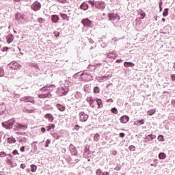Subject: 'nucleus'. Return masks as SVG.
<instances>
[{
	"label": "nucleus",
	"mask_w": 175,
	"mask_h": 175,
	"mask_svg": "<svg viewBox=\"0 0 175 175\" xmlns=\"http://www.w3.org/2000/svg\"><path fill=\"white\" fill-rule=\"evenodd\" d=\"M13 155H20V153H18V151H17V150H14L12 152Z\"/></svg>",
	"instance_id": "obj_49"
},
{
	"label": "nucleus",
	"mask_w": 175,
	"mask_h": 175,
	"mask_svg": "<svg viewBox=\"0 0 175 175\" xmlns=\"http://www.w3.org/2000/svg\"><path fill=\"white\" fill-rule=\"evenodd\" d=\"M7 162L8 165H12V159L7 158Z\"/></svg>",
	"instance_id": "obj_55"
},
{
	"label": "nucleus",
	"mask_w": 175,
	"mask_h": 175,
	"mask_svg": "<svg viewBox=\"0 0 175 175\" xmlns=\"http://www.w3.org/2000/svg\"><path fill=\"white\" fill-rule=\"evenodd\" d=\"M40 8H42V4H40V2L38 1L34 2L31 6V8L34 12H39V10H40Z\"/></svg>",
	"instance_id": "obj_10"
},
{
	"label": "nucleus",
	"mask_w": 175,
	"mask_h": 175,
	"mask_svg": "<svg viewBox=\"0 0 175 175\" xmlns=\"http://www.w3.org/2000/svg\"><path fill=\"white\" fill-rule=\"evenodd\" d=\"M169 14V8H165L163 12V17H166Z\"/></svg>",
	"instance_id": "obj_36"
},
{
	"label": "nucleus",
	"mask_w": 175,
	"mask_h": 175,
	"mask_svg": "<svg viewBox=\"0 0 175 175\" xmlns=\"http://www.w3.org/2000/svg\"><path fill=\"white\" fill-rule=\"evenodd\" d=\"M21 102L30 103L35 105V98L31 96L21 98Z\"/></svg>",
	"instance_id": "obj_8"
},
{
	"label": "nucleus",
	"mask_w": 175,
	"mask_h": 175,
	"mask_svg": "<svg viewBox=\"0 0 175 175\" xmlns=\"http://www.w3.org/2000/svg\"><path fill=\"white\" fill-rule=\"evenodd\" d=\"M50 96H51V94H50V92H47V93L39 94L38 98L44 99V98H50Z\"/></svg>",
	"instance_id": "obj_19"
},
{
	"label": "nucleus",
	"mask_w": 175,
	"mask_h": 175,
	"mask_svg": "<svg viewBox=\"0 0 175 175\" xmlns=\"http://www.w3.org/2000/svg\"><path fill=\"white\" fill-rule=\"evenodd\" d=\"M80 9L82 10H88V4H87L85 2H83L82 4H81Z\"/></svg>",
	"instance_id": "obj_25"
},
{
	"label": "nucleus",
	"mask_w": 175,
	"mask_h": 175,
	"mask_svg": "<svg viewBox=\"0 0 175 175\" xmlns=\"http://www.w3.org/2000/svg\"><path fill=\"white\" fill-rule=\"evenodd\" d=\"M81 23L83 24V25H84L85 27H91L92 28V25L94 24V22H92V21H90V19H88V18H84L81 21Z\"/></svg>",
	"instance_id": "obj_11"
},
{
	"label": "nucleus",
	"mask_w": 175,
	"mask_h": 175,
	"mask_svg": "<svg viewBox=\"0 0 175 175\" xmlns=\"http://www.w3.org/2000/svg\"><path fill=\"white\" fill-rule=\"evenodd\" d=\"M0 116H3V117L6 116V107L4 103L0 104Z\"/></svg>",
	"instance_id": "obj_14"
},
{
	"label": "nucleus",
	"mask_w": 175,
	"mask_h": 175,
	"mask_svg": "<svg viewBox=\"0 0 175 175\" xmlns=\"http://www.w3.org/2000/svg\"><path fill=\"white\" fill-rule=\"evenodd\" d=\"M23 110L25 113H33V111H35V108H27L25 107Z\"/></svg>",
	"instance_id": "obj_22"
},
{
	"label": "nucleus",
	"mask_w": 175,
	"mask_h": 175,
	"mask_svg": "<svg viewBox=\"0 0 175 175\" xmlns=\"http://www.w3.org/2000/svg\"><path fill=\"white\" fill-rule=\"evenodd\" d=\"M155 137H157V136L150 134V135H147L145 137L144 139V143H150V142H152L154 140V139H155Z\"/></svg>",
	"instance_id": "obj_13"
},
{
	"label": "nucleus",
	"mask_w": 175,
	"mask_h": 175,
	"mask_svg": "<svg viewBox=\"0 0 175 175\" xmlns=\"http://www.w3.org/2000/svg\"><path fill=\"white\" fill-rule=\"evenodd\" d=\"M55 88V85L51 84V85H46L43 88L40 89V91L42 92H50V91H54V88Z\"/></svg>",
	"instance_id": "obj_7"
},
{
	"label": "nucleus",
	"mask_w": 175,
	"mask_h": 175,
	"mask_svg": "<svg viewBox=\"0 0 175 175\" xmlns=\"http://www.w3.org/2000/svg\"><path fill=\"white\" fill-rule=\"evenodd\" d=\"M75 131H79V129H80V125L76 124L75 126Z\"/></svg>",
	"instance_id": "obj_51"
},
{
	"label": "nucleus",
	"mask_w": 175,
	"mask_h": 175,
	"mask_svg": "<svg viewBox=\"0 0 175 175\" xmlns=\"http://www.w3.org/2000/svg\"><path fill=\"white\" fill-rule=\"evenodd\" d=\"M94 94H99V92H100V89H99V87L95 86L94 88Z\"/></svg>",
	"instance_id": "obj_38"
},
{
	"label": "nucleus",
	"mask_w": 175,
	"mask_h": 175,
	"mask_svg": "<svg viewBox=\"0 0 175 175\" xmlns=\"http://www.w3.org/2000/svg\"><path fill=\"white\" fill-rule=\"evenodd\" d=\"M50 143H51V141H50V139H47L46 142L45 147L46 148L49 147V144H50Z\"/></svg>",
	"instance_id": "obj_50"
},
{
	"label": "nucleus",
	"mask_w": 175,
	"mask_h": 175,
	"mask_svg": "<svg viewBox=\"0 0 175 175\" xmlns=\"http://www.w3.org/2000/svg\"><path fill=\"white\" fill-rule=\"evenodd\" d=\"M114 170H117L118 172H120V170H121V165L120 164H118L116 167L114 168Z\"/></svg>",
	"instance_id": "obj_44"
},
{
	"label": "nucleus",
	"mask_w": 175,
	"mask_h": 175,
	"mask_svg": "<svg viewBox=\"0 0 175 175\" xmlns=\"http://www.w3.org/2000/svg\"><path fill=\"white\" fill-rule=\"evenodd\" d=\"M62 154H65L66 152V148H62Z\"/></svg>",
	"instance_id": "obj_59"
},
{
	"label": "nucleus",
	"mask_w": 175,
	"mask_h": 175,
	"mask_svg": "<svg viewBox=\"0 0 175 175\" xmlns=\"http://www.w3.org/2000/svg\"><path fill=\"white\" fill-rule=\"evenodd\" d=\"M109 18L111 21H114V20H120V16L117 15V14H109Z\"/></svg>",
	"instance_id": "obj_16"
},
{
	"label": "nucleus",
	"mask_w": 175,
	"mask_h": 175,
	"mask_svg": "<svg viewBox=\"0 0 175 175\" xmlns=\"http://www.w3.org/2000/svg\"><path fill=\"white\" fill-rule=\"evenodd\" d=\"M20 150L21 151V152H24V151H25V146H22L20 148Z\"/></svg>",
	"instance_id": "obj_57"
},
{
	"label": "nucleus",
	"mask_w": 175,
	"mask_h": 175,
	"mask_svg": "<svg viewBox=\"0 0 175 175\" xmlns=\"http://www.w3.org/2000/svg\"><path fill=\"white\" fill-rule=\"evenodd\" d=\"M22 18H23V16L21 15V14L16 13L15 14V20H16V21H20V20H21Z\"/></svg>",
	"instance_id": "obj_28"
},
{
	"label": "nucleus",
	"mask_w": 175,
	"mask_h": 175,
	"mask_svg": "<svg viewBox=\"0 0 175 175\" xmlns=\"http://www.w3.org/2000/svg\"><path fill=\"white\" fill-rule=\"evenodd\" d=\"M88 3L92 5V6L94 8V6H96V1H92V0H90L88 1Z\"/></svg>",
	"instance_id": "obj_40"
},
{
	"label": "nucleus",
	"mask_w": 175,
	"mask_h": 175,
	"mask_svg": "<svg viewBox=\"0 0 175 175\" xmlns=\"http://www.w3.org/2000/svg\"><path fill=\"white\" fill-rule=\"evenodd\" d=\"M90 116L88 114L85 113L84 111H81L79 113V121L81 122H87Z\"/></svg>",
	"instance_id": "obj_6"
},
{
	"label": "nucleus",
	"mask_w": 175,
	"mask_h": 175,
	"mask_svg": "<svg viewBox=\"0 0 175 175\" xmlns=\"http://www.w3.org/2000/svg\"><path fill=\"white\" fill-rule=\"evenodd\" d=\"M163 139H164L163 135H160L158 136V140H159V142H163L164 140Z\"/></svg>",
	"instance_id": "obj_45"
},
{
	"label": "nucleus",
	"mask_w": 175,
	"mask_h": 175,
	"mask_svg": "<svg viewBox=\"0 0 175 175\" xmlns=\"http://www.w3.org/2000/svg\"><path fill=\"white\" fill-rule=\"evenodd\" d=\"M16 124V120L14 119H11L5 122H2L1 125L3 128L5 129H14V126Z\"/></svg>",
	"instance_id": "obj_3"
},
{
	"label": "nucleus",
	"mask_w": 175,
	"mask_h": 175,
	"mask_svg": "<svg viewBox=\"0 0 175 175\" xmlns=\"http://www.w3.org/2000/svg\"><path fill=\"white\" fill-rule=\"evenodd\" d=\"M124 66H125V68H133V66H135V64L131 62H125L124 63Z\"/></svg>",
	"instance_id": "obj_24"
},
{
	"label": "nucleus",
	"mask_w": 175,
	"mask_h": 175,
	"mask_svg": "<svg viewBox=\"0 0 175 175\" xmlns=\"http://www.w3.org/2000/svg\"><path fill=\"white\" fill-rule=\"evenodd\" d=\"M160 33H163V35H166V33H167V32L164 31L163 29H161L160 30Z\"/></svg>",
	"instance_id": "obj_60"
},
{
	"label": "nucleus",
	"mask_w": 175,
	"mask_h": 175,
	"mask_svg": "<svg viewBox=\"0 0 175 175\" xmlns=\"http://www.w3.org/2000/svg\"><path fill=\"white\" fill-rule=\"evenodd\" d=\"M44 118L48 120L49 122H53V121H54V117L53 116V115H51V113H46L44 116Z\"/></svg>",
	"instance_id": "obj_20"
},
{
	"label": "nucleus",
	"mask_w": 175,
	"mask_h": 175,
	"mask_svg": "<svg viewBox=\"0 0 175 175\" xmlns=\"http://www.w3.org/2000/svg\"><path fill=\"white\" fill-rule=\"evenodd\" d=\"M95 8L103 10L106 8V4L103 1H96Z\"/></svg>",
	"instance_id": "obj_15"
},
{
	"label": "nucleus",
	"mask_w": 175,
	"mask_h": 175,
	"mask_svg": "<svg viewBox=\"0 0 175 175\" xmlns=\"http://www.w3.org/2000/svg\"><path fill=\"white\" fill-rule=\"evenodd\" d=\"M81 76H82L83 81H91V80H94V75L88 72V71L83 70Z\"/></svg>",
	"instance_id": "obj_4"
},
{
	"label": "nucleus",
	"mask_w": 175,
	"mask_h": 175,
	"mask_svg": "<svg viewBox=\"0 0 175 175\" xmlns=\"http://www.w3.org/2000/svg\"><path fill=\"white\" fill-rule=\"evenodd\" d=\"M8 50H9V47L5 46L3 48L2 51L5 52V51H8Z\"/></svg>",
	"instance_id": "obj_52"
},
{
	"label": "nucleus",
	"mask_w": 175,
	"mask_h": 175,
	"mask_svg": "<svg viewBox=\"0 0 175 175\" xmlns=\"http://www.w3.org/2000/svg\"><path fill=\"white\" fill-rule=\"evenodd\" d=\"M95 102L94 99H91L90 98V107H92L93 109H95V105L94 104V103Z\"/></svg>",
	"instance_id": "obj_37"
},
{
	"label": "nucleus",
	"mask_w": 175,
	"mask_h": 175,
	"mask_svg": "<svg viewBox=\"0 0 175 175\" xmlns=\"http://www.w3.org/2000/svg\"><path fill=\"white\" fill-rule=\"evenodd\" d=\"M6 39L8 44H10V43H12V42L14 40V37L13 36V35L10 34L6 37Z\"/></svg>",
	"instance_id": "obj_21"
},
{
	"label": "nucleus",
	"mask_w": 175,
	"mask_h": 175,
	"mask_svg": "<svg viewBox=\"0 0 175 175\" xmlns=\"http://www.w3.org/2000/svg\"><path fill=\"white\" fill-rule=\"evenodd\" d=\"M56 107L59 111H65L66 107L61 104H57Z\"/></svg>",
	"instance_id": "obj_23"
},
{
	"label": "nucleus",
	"mask_w": 175,
	"mask_h": 175,
	"mask_svg": "<svg viewBox=\"0 0 175 175\" xmlns=\"http://www.w3.org/2000/svg\"><path fill=\"white\" fill-rule=\"evenodd\" d=\"M41 132H42V133H44V132H46V128L44 127L41 128Z\"/></svg>",
	"instance_id": "obj_62"
},
{
	"label": "nucleus",
	"mask_w": 175,
	"mask_h": 175,
	"mask_svg": "<svg viewBox=\"0 0 175 175\" xmlns=\"http://www.w3.org/2000/svg\"><path fill=\"white\" fill-rule=\"evenodd\" d=\"M51 20L52 23L57 24V22L59 21V16H58L57 14H53L51 16Z\"/></svg>",
	"instance_id": "obj_18"
},
{
	"label": "nucleus",
	"mask_w": 175,
	"mask_h": 175,
	"mask_svg": "<svg viewBox=\"0 0 175 175\" xmlns=\"http://www.w3.org/2000/svg\"><path fill=\"white\" fill-rule=\"evenodd\" d=\"M95 70H96V66L89 64L87 69L85 71H88V73H91L94 75L95 73Z\"/></svg>",
	"instance_id": "obj_12"
},
{
	"label": "nucleus",
	"mask_w": 175,
	"mask_h": 175,
	"mask_svg": "<svg viewBox=\"0 0 175 175\" xmlns=\"http://www.w3.org/2000/svg\"><path fill=\"white\" fill-rule=\"evenodd\" d=\"M159 159H166V154L164 152H161L159 154Z\"/></svg>",
	"instance_id": "obj_33"
},
{
	"label": "nucleus",
	"mask_w": 175,
	"mask_h": 175,
	"mask_svg": "<svg viewBox=\"0 0 175 175\" xmlns=\"http://www.w3.org/2000/svg\"><path fill=\"white\" fill-rule=\"evenodd\" d=\"M51 126H46V131H51Z\"/></svg>",
	"instance_id": "obj_64"
},
{
	"label": "nucleus",
	"mask_w": 175,
	"mask_h": 175,
	"mask_svg": "<svg viewBox=\"0 0 175 175\" xmlns=\"http://www.w3.org/2000/svg\"><path fill=\"white\" fill-rule=\"evenodd\" d=\"M157 163H158V160L155 159L154 161V163H152L150 165H151V166H155V165H157Z\"/></svg>",
	"instance_id": "obj_53"
},
{
	"label": "nucleus",
	"mask_w": 175,
	"mask_h": 175,
	"mask_svg": "<svg viewBox=\"0 0 175 175\" xmlns=\"http://www.w3.org/2000/svg\"><path fill=\"white\" fill-rule=\"evenodd\" d=\"M117 154H118L117 150L112 151V155H117Z\"/></svg>",
	"instance_id": "obj_63"
},
{
	"label": "nucleus",
	"mask_w": 175,
	"mask_h": 175,
	"mask_svg": "<svg viewBox=\"0 0 175 175\" xmlns=\"http://www.w3.org/2000/svg\"><path fill=\"white\" fill-rule=\"evenodd\" d=\"M7 142L9 144H13V143H16V138L8 137Z\"/></svg>",
	"instance_id": "obj_29"
},
{
	"label": "nucleus",
	"mask_w": 175,
	"mask_h": 175,
	"mask_svg": "<svg viewBox=\"0 0 175 175\" xmlns=\"http://www.w3.org/2000/svg\"><path fill=\"white\" fill-rule=\"evenodd\" d=\"M157 111L154 109H150L149 111H147V114L148 116H154V113H156Z\"/></svg>",
	"instance_id": "obj_32"
},
{
	"label": "nucleus",
	"mask_w": 175,
	"mask_h": 175,
	"mask_svg": "<svg viewBox=\"0 0 175 175\" xmlns=\"http://www.w3.org/2000/svg\"><path fill=\"white\" fill-rule=\"evenodd\" d=\"M5 75V72L3 71V68H0V77H3Z\"/></svg>",
	"instance_id": "obj_42"
},
{
	"label": "nucleus",
	"mask_w": 175,
	"mask_h": 175,
	"mask_svg": "<svg viewBox=\"0 0 175 175\" xmlns=\"http://www.w3.org/2000/svg\"><path fill=\"white\" fill-rule=\"evenodd\" d=\"M66 1L68 0H58V2H59L60 3H66Z\"/></svg>",
	"instance_id": "obj_56"
},
{
	"label": "nucleus",
	"mask_w": 175,
	"mask_h": 175,
	"mask_svg": "<svg viewBox=\"0 0 175 175\" xmlns=\"http://www.w3.org/2000/svg\"><path fill=\"white\" fill-rule=\"evenodd\" d=\"M100 137V135L99 133H96L93 137L94 142H99V139Z\"/></svg>",
	"instance_id": "obj_27"
},
{
	"label": "nucleus",
	"mask_w": 175,
	"mask_h": 175,
	"mask_svg": "<svg viewBox=\"0 0 175 175\" xmlns=\"http://www.w3.org/2000/svg\"><path fill=\"white\" fill-rule=\"evenodd\" d=\"M78 149L79 151H81L79 153V150H77V148L74 146L73 144H70L69 146V151L72 155H74V157H79V155H81L83 154V148L82 147H78Z\"/></svg>",
	"instance_id": "obj_2"
},
{
	"label": "nucleus",
	"mask_w": 175,
	"mask_h": 175,
	"mask_svg": "<svg viewBox=\"0 0 175 175\" xmlns=\"http://www.w3.org/2000/svg\"><path fill=\"white\" fill-rule=\"evenodd\" d=\"M129 149L130 150V151H135L136 150V148L133 146H130L129 147Z\"/></svg>",
	"instance_id": "obj_47"
},
{
	"label": "nucleus",
	"mask_w": 175,
	"mask_h": 175,
	"mask_svg": "<svg viewBox=\"0 0 175 175\" xmlns=\"http://www.w3.org/2000/svg\"><path fill=\"white\" fill-rule=\"evenodd\" d=\"M59 15L63 18V20L69 21V17L68 16V15L66 14L60 13Z\"/></svg>",
	"instance_id": "obj_31"
},
{
	"label": "nucleus",
	"mask_w": 175,
	"mask_h": 175,
	"mask_svg": "<svg viewBox=\"0 0 175 175\" xmlns=\"http://www.w3.org/2000/svg\"><path fill=\"white\" fill-rule=\"evenodd\" d=\"M171 80H172V81H175V75L174 74L171 75Z\"/></svg>",
	"instance_id": "obj_54"
},
{
	"label": "nucleus",
	"mask_w": 175,
	"mask_h": 175,
	"mask_svg": "<svg viewBox=\"0 0 175 175\" xmlns=\"http://www.w3.org/2000/svg\"><path fill=\"white\" fill-rule=\"evenodd\" d=\"M96 175H101L102 174V170H100V169H97V170L96 171Z\"/></svg>",
	"instance_id": "obj_46"
},
{
	"label": "nucleus",
	"mask_w": 175,
	"mask_h": 175,
	"mask_svg": "<svg viewBox=\"0 0 175 175\" xmlns=\"http://www.w3.org/2000/svg\"><path fill=\"white\" fill-rule=\"evenodd\" d=\"M141 17H142V19L144 18V17H146V14L144 12H142L141 14Z\"/></svg>",
	"instance_id": "obj_61"
},
{
	"label": "nucleus",
	"mask_w": 175,
	"mask_h": 175,
	"mask_svg": "<svg viewBox=\"0 0 175 175\" xmlns=\"http://www.w3.org/2000/svg\"><path fill=\"white\" fill-rule=\"evenodd\" d=\"M28 129V124H23L21 123L16 122L14 125V130L16 132V135H23V132Z\"/></svg>",
	"instance_id": "obj_1"
},
{
	"label": "nucleus",
	"mask_w": 175,
	"mask_h": 175,
	"mask_svg": "<svg viewBox=\"0 0 175 175\" xmlns=\"http://www.w3.org/2000/svg\"><path fill=\"white\" fill-rule=\"evenodd\" d=\"M6 155H8V154H7L6 152H0V157H1V158H5V157H6Z\"/></svg>",
	"instance_id": "obj_43"
},
{
	"label": "nucleus",
	"mask_w": 175,
	"mask_h": 175,
	"mask_svg": "<svg viewBox=\"0 0 175 175\" xmlns=\"http://www.w3.org/2000/svg\"><path fill=\"white\" fill-rule=\"evenodd\" d=\"M96 103L98 105V108L100 109L101 107H103V103L102 102L101 99H97Z\"/></svg>",
	"instance_id": "obj_26"
},
{
	"label": "nucleus",
	"mask_w": 175,
	"mask_h": 175,
	"mask_svg": "<svg viewBox=\"0 0 175 175\" xmlns=\"http://www.w3.org/2000/svg\"><path fill=\"white\" fill-rule=\"evenodd\" d=\"M38 23H39L40 24H43L45 21V20L43 18H38L37 19Z\"/></svg>",
	"instance_id": "obj_41"
},
{
	"label": "nucleus",
	"mask_w": 175,
	"mask_h": 175,
	"mask_svg": "<svg viewBox=\"0 0 175 175\" xmlns=\"http://www.w3.org/2000/svg\"><path fill=\"white\" fill-rule=\"evenodd\" d=\"M107 58H111L112 59H113V58H116V54H114V53L113 52H110L107 54Z\"/></svg>",
	"instance_id": "obj_30"
},
{
	"label": "nucleus",
	"mask_w": 175,
	"mask_h": 175,
	"mask_svg": "<svg viewBox=\"0 0 175 175\" xmlns=\"http://www.w3.org/2000/svg\"><path fill=\"white\" fill-rule=\"evenodd\" d=\"M119 136H120V137H125V133H120L119 134Z\"/></svg>",
	"instance_id": "obj_58"
},
{
	"label": "nucleus",
	"mask_w": 175,
	"mask_h": 175,
	"mask_svg": "<svg viewBox=\"0 0 175 175\" xmlns=\"http://www.w3.org/2000/svg\"><path fill=\"white\" fill-rule=\"evenodd\" d=\"M129 121V116H122L120 118V122H122V124H126V122H128Z\"/></svg>",
	"instance_id": "obj_17"
},
{
	"label": "nucleus",
	"mask_w": 175,
	"mask_h": 175,
	"mask_svg": "<svg viewBox=\"0 0 175 175\" xmlns=\"http://www.w3.org/2000/svg\"><path fill=\"white\" fill-rule=\"evenodd\" d=\"M57 92L60 96H62L66 95L68 92H69V89L66 86H62L58 88Z\"/></svg>",
	"instance_id": "obj_5"
},
{
	"label": "nucleus",
	"mask_w": 175,
	"mask_h": 175,
	"mask_svg": "<svg viewBox=\"0 0 175 175\" xmlns=\"http://www.w3.org/2000/svg\"><path fill=\"white\" fill-rule=\"evenodd\" d=\"M31 168L32 173H35V172H36V169H38V167L36 166V165L33 164L31 165Z\"/></svg>",
	"instance_id": "obj_35"
},
{
	"label": "nucleus",
	"mask_w": 175,
	"mask_h": 175,
	"mask_svg": "<svg viewBox=\"0 0 175 175\" xmlns=\"http://www.w3.org/2000/svg\"><path fill=\"white\" fill-rule=\"evenodd\" d=\"M142 23H137L136 24V28H137V29H138V31H142V29H143V28H142V27H139V25H140Z\"/></svg>",
	"instance_id": "obj_48"
},
{
	"label": "nucleus",
	"mask_w": 175,
	"mask_h": 175,
	"mask_svg": "<svg viewBox=\"0 0 175 175\" xmlns=\"http://www.w3.org/2000/svg\"><path fill=\"white\" fill-rule=\"evenodd\" d=\"M51 135L54 139H56V140H58V139L60 137L59 133H53Z\"/></svg>",
	"instance_id": "obj_34"
},
{
	"label": "nucleus",
	"mask_w": 175,
	"mask_h": 175,
	"mask_svg": "<svg viewBox=\"0 0 175 175\" xmlns=\"http://www.w3.org/2000/svg\"><path fill=\"white\" fill-rule=\"evenodd\" d=\"M111 111L113 114H118V110L116 107L112 108Z\"/></svg>",
	"instance_id": "obj_39"
},
{
	"label": "nucleus",
	"mask_w": 175,
	"mask_h": 175,
	"mask_svg": "<svg viewBox=\"0 0 175 175\" xmlns=\"http://www.w3.org/2000/svg\"><path fill=\"white\" fill-rule=\"evenodd\" d=\"M9 67L12 69V70H18L21 69V65H20L17 62H12L9 64Z\"/></svg>",
	"instance_id": "obj_9"
}]
</instances>
